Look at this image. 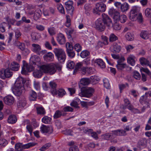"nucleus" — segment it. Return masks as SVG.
<instances>
[{
	"label": "nucleus",
	"mask_w": 151,
	"mask_h": 151,
	"mask_svg": "<svg viewBox=\"0 0 151 151\" xmlns=\"http://www.w3.org/2000/svg\"><path fill=\"white\" fill-rule=\"evenodd\" d=\"M59 68L58 64L51 63L49 64H44L41 65L40 67V70H35L33 72L34 76L36 78L41 77L42 73H48L50 75L54 74L57 70V69Z\"/></svg>",
	"instance_id": "f257e3e1"
},
{
	"label": "nucleus",
	"mask_w": 151,
	"mask_h": 151,
	"mask_svg": "<svg viewBox=\"0 0 151 151\" xmlns=\"http://www.w3.org/2000/svg\"><path fill=\"white\" fill-rule=\"evenodd\" d=\"M25 79L22 77H19L17 79L12 89L13 93L16 96H19L21 95L25 89Z\"/></svg>",
	"instance_id": "f03ea898"
},
{
	"label": "nucleus",
	"mask_w": 151,
	"mask_h": 151,
	"mask_svg": "<svg viewBox=\"0 0 151 151\" xmlns=\"http://www.w3.org/2000/svg\"><path fill=\"white\" fill-rule=\"evenodd\" d=\"M81 91L79 93V96L81 97L90 98L92 96L94 90L91 87L86 88L82 87L81 88Z\"/></svg>",
	"instance_id": "7ed1b4c3"
},
{
	"label": "nucleus",
	"mask_w": 151,
	"mask_h": 151,
	"mask_svg": "<svg viewBox=\"0 0 151 151\" xmlns=\"http://www.w3.org/2000/svg\"><path fill=\"white\" fill-rule=\"evenodd\" d=\"M140 11V8L138 6H134L131 9L129 13V17L132 21H135L137 19V16L139 14Z\"/></svg>",
	"instance_id": "20e7f679"
},
{
	"label": "nucleus",
	"mask_w": 151,
	"mask_h": 151,
	"mask_svg": "<svg viewBox=\"0 0 151 151\" xmlns=\"http://www.w3.org/2000/svg\"><path fill=\"white\" fill-rule=\"evenodd\" d=\"M106 6L102 3L99 2L96 4L95 7L93 10L94 14H99V12H103L106 10Z\"/></svg>",
	"instance_id": "39448f33"
},
{
	"label": "nucleus",
	"mask_w": 151,
	"mask_h": 151,
	"mask_svg": "<svg viewBox=\"0 0 151 151\" xmlns=\"http://www.w3.org/2000/svg\"><path fill=\"white\" fill-rule=\"evenodd\" d=\"M13 75L12 72L9 68L3 69L0 71V77L3 79L11 77Z\"/></svg>",
	"instance_id": "423d86ee"
},
{
	"label": "nucleus",
	"mask_w": 151,
	"mask_h": 151,
	"mask_svg": "<svg viewBox=\"0 0 151 151\" xmlns=\"http://www.w3.org/2000/svg\"><path fill=\"white\" fill-rule=\"evenodd\" d=\"M96 29L99 31L101 32L104 30L105 29V25L104 24L102 19L99 18L95 22Z\"/></svg>",
	"instance_id": "0eeeda50"
},
{
	"label": "nucleus",
	"mask_w": 151,
	"mask_h": 151,
	"mask_svg": "<svg viewBox=\"0 0 151 151\" xmlns=\"http://www.w3.org/2000/svg\"><path fill=\"white\" fill-rule=\"evenodd\" d=\"M40 131L42 133H47L50 134L52 133L53 129L52 127L50 125L46 126L42 124L40 128Z\"/></svg>",
	"instance_id": "6e6552de"
},
{
	"label": "nucleus",
	"mask_w": 151,
	"mask_h": 151,
	"mask_svg": "<svg viewBox=\"0 0 151 151\" xmlns=\"http://www.w3.org/2000/svg\"><path fill=\"white\" fill-rule=\"evenodd\" d=\"M34 69V68L31 65L25 64L23 65L22 68L21 73L22 74L25 75L28 72L32 71Z\"/></svg>",
	"instance_id": "1a4fd4ad"
},
{
	"label": "nucleus",
	"mask_w": 151,
	"mask_h": 151,
	"mask_svg": "<svg viewBox=\"0 0 151 151\" xmlns=\"http://www.w3.org/2000/svg\"><path fill=\"white\" fill-rule=\"evenodd\" d=\"M3 100L4 103L8 105H12L14 102V99L12 96L8 95L3 98Z\"/></svg>",
	"instance_id": "9d476101"
},
{
	"label": "nucleus",
	"mask_w": 151,
	"mask_h": 151,
	"mask_svg": "<svg viewBox=\"0 0 151 151\" xmlns=\"http://www.w3.org/2000/svg\"><path fill=\"white\" fill-rule=\"evenodd\" d=\"M102 20L105 25L108 27L110 26L112 22L111 19L108 15L104 13L102 14Z\"/></svg>",
	"instance_id": "9b49d317"
},
{
	"label": "nucleus",
	"mask_w": 151,
	"mask_h": 151,
	"mask_svg": "<svg viewBox=\"0 0 151 151\" xmlns=\"http://www.w3.org/2000/svg\"><path fill=\"white\" fill-rule=\"evenodd\" d=\"M57 39L58 43L60 45H63L66 42L65 38L63 34L60 33L57 35Z\"/></svg>",
	"instance_id": "f8f14e48"
},
{
	"label": "nucleus",
	"mask_w": 151,
	"mask_h": 151,
	"mask_svg": "<svg viewBox=\"0 0 151 151\" xmlns=\"http://www.w3.org/2000/svg\"><path fill=\"white\" fill-rule=\"evenodd\" d=\"M43 58L45 61L47 62H51L53 60L54 56L53 53L49 52L44 55Z\"/></svg>",
	"instance_id": "ddd939ff"
},
{
	"label": "nucleus",
	"mask_w": 151,
	"mask_h": 151,
	"mask_svg": "<svg viewBox=\"0 0 151 151\" xmlns=\"http://www.w3.org/2000/svg\"><path fill=\"white\" fill-rule=\"evenodd\" d=\"M73 2L71 1H68L65 3V7L67 11H71L72 13L74 10V7L73 6Z\"/></svg>",
	"instance_id": "4468645a"
},
{
	"label": "nucleus",
	"mask_w": 151,
	"mask_h": 151,
	"mask_svg": "<svg viewBox=\"0 0 151 151\" xmlns=\"http://www.w3.org/2000/svg\"><path fill=\"white\" fill-rule=\"evenodd\" d=\"M49 85L51 88V93L53 95H57V91L56 88L57 84L54 82L51 81L49 83Z\"/></svg>",
	"instance_id": "2eb2a0df"
},
{
	"label": "nucleus",
	"mask_w": 151,
	"mask_h": 151,
	"mask_svg": "<svg viewBox=\"0 0 151 151\" xmlns=\"http://www.w3.org/2000/svg\"><path fill=\"white\" fill-rule=\"evenodd\" d=\"M112 135L116 136H125V132L123 129H117L111 131Z\"/></svg>",
	"instance_id": "dca6fc26"
},
{
	"label": "nucleus",
	"mask_w": 151,
	"mask_h": 151,
	"mask_svg": "<svg viewBox=\"0 0 151 151\" xmlns=\"http://www.w3.org/2000/svg\"><path fill=\"white\" fill-rule=\"evenodd\" d=\"M32 50L34 52L39 54L41 50V46L38 44H33L32 45Z\"/></svg>",
	"instance_id": "f3484780"
},
{
	"label": "nucleus",
	"mask_w": 151,
	"mask_h": 151,
	"mask_svg": "<svg viewBox=\"0 0 151 151\" xmlns=\"http://www.w3.org/2000/svg\"><path fill=\"white\" fill-rule=\"evenodd\" d=\"M95 63L97 64L101 68H104L106 67L105 64L103 60L101 59H97L94 60Z\"/></svg>",
	"instance_id": "a211bd4d"
},
{
	"label": "nucleus",
	"mask_w": 151,
	"mask_h": 151,
	"mask_svg": "<svg viewBox=\"0 0 151 151\" xmlns=\"http://www.w3.org/2000/svg\"><path fill=\"white\" fill-rule=\"evenodd\" d=\"M20 66L18 63L14 61L12 63L10 66V68L14 71H17L18 70Z\"/></svg>",
	"instance_id": "6ab92c4d"
},
{
	"label": "nucleus",
	"mask_w": 151,
	"mask_h": 151,
	"mask_svg": "<svg viewBox=\"0 0 151 151\" xmlns=\"http://www.w3.org/2000/svg\"><path fill=\"white\" fill-rule=\"evenodd\" d=\"M135 58L134 55H130L127 58V62L132 66H134L135 63Z\"/></svg>",
	"instance_id": "aec40b11"
},
{
	"label": "nucleus",
	"mask_w": 151,
	"mask_h": 151,
	"mask_svg": "<svg viewBox=\"0 0 151 151\" xmlns=\"http://www.w3.org/2000/svg\"><path fill=\"white\" fill-rule=\"evenodd\" d=\"M112 47L113 51L115 53H117L119 52L122 48L121 46L116 43H114Z\"/></svg>",
	"instance_id": "412c9836"
},
{
	"label": "nucleus",
	"mask_w": 151,
	"mask_h": 151,
	"mask_svg": "<svg viewBox=\"0 0 151 151\" xmlns=\"http://www.w3.org/2000/svg\"><path fill=\"white\" fill-rule=\"evenodd\" d=\"M149 34L148 32L146 30H142L140 34V37L142 39L147 40L149 38Z\"/></svg>",
	"instance_id": "4be33fe9"
},
{
	"label": "nucleus",
	"mask_w": 151,
	"mask_h": 151,
	"mask_svg": "<svg viewBox=\"0 0 151 151\" xmlns=\"http://www.w3.org/2000/svg\"><path fill=\"white\" fill-rule=\"evenodd\" d=\"M27 104L25 99L24 98L19 100L17 103V106L19 108L24 107Z\"/></svg>",
	"instance_id": "5701e85b"
},
{
	"label": "nucleus",
	"mask_w": 151,
	"mask_h": 151,
	"mask_svg": "<svg viewBox=\"0 0 151 151\" xmlns=\"http://www.w3.org/2000/svg\"><path fill=\"white\" fill-rule=\"evenodd\" d=\"M53 52L56 57L59 56V55H62V54L65 52L63 49L59 48H55L54 49Z\"/></svg>",
	"instance_id": "b1692460"
},
{
	"label": "nucleus",
	"mask_w": 151,
	"mask_h": 151,
	"mask_svg": "<svg viewBox=\"0 0 151 151\" xmlns=\"http://www.w3.org/2000/svg\"><path fill=\"white\" fill-rule=\"evenodd\" d=\"M37 97V93L34 91H32L29 94V99L30 101H35Z\"/></svg>",
	"instance_id": "393cba45"
},
{
	"label": "nucleus",
	"mask_w": 151,
	"mask_h": 151,
	"mask_svg": "<svg viewBox=\"0 0 151 151\" xmlns=\"http://www.w3.org/2000/svg\"><path fill=\"white\" fill-rule=\"evenodd\" d=\"M113 137L112 134H111V133H106L101 135L102 138L107 140L112 139L113 138Z\"/></svg>",
	"instance_id": "a878e982"
},
{
	"label": "nucleus",
	"mask_w": 151,
	"mask_h": 151,
	"mask_svg": "<svg viewBox=\"0 0 151 151\" xmlns=\"http://www.w3.org/2000/svg\"><path fill=\"white\" fill-rule=\"evenodd\" d=\"M17 121L16 116L14 115H11L9 116L8 119V122L9 123L14 124Z\"/></svg>",
	"instance_id": "bb28decb"
},
{
	"label": "nucleus",
	"mask_w": 151,
	"mask_h": 151,
	"mask_svg": "<svg viewBox=\"0 0 151 151\" xmlns=\"http://www.w3.org/2000/svg\"><path fill=\"white\" fill-rule=\"evenodd\" d=\"M42 14L41 11L40 9L36 10L34 13V19L35 20H37L40 17Z\"/></svg>",
	"instance_id": "cd10ccee"
},
{
	"label": "nucleus",
	"mask_w": 151,
	"mask_h": 151,
	"mask_svg": "<svg viewBox=\"0 0 151 151\" xmlns=\"http://www.w3.org/2000/svg\"><path fill=\"white\" fill-rule=\"evenodd\" d=\"M126 39L128 41H131L134 40V35L132 33L128 32L125 35Z\"/></svg>",
	"instance_id": "c85d7f7f"
},
{
	"label": "nucleus",
	"mask_w": 151,
	"mask_h": 151,
	"mask_svg": "<svg viewBox=\"0 0 151 151\" xmlns=\"http://www.w3.org/2000/svg\"><path fill=\"white\" fill-rule=\"evenodd\" d=\"M31 36L32 40L33 41L37 40L40 37V34L35 32H32V33Z\"/></svg>",
	"instance_id": "c756f323"
},
{
	"label": "nucleus",
	"mask_w": 151,
	"mask_h": 151,
	"mask_svg": "<svg viewBox=\"0 0 151 151\" xmlns=\"http://www.w3.org/2000/svg\"><path fill=\"white\" fill-rule=\"evenodd\" d=\"M129 8V6L127 3H124L122 4L120 8L121 11L122 12H125L127 11Z\"/></svg>",
	"instance_id": "7c9ffc66"
},
{
	"label": "nucleus",
	"mask_w": 151,
	"mask_h": 151,
	"mask_svg": "<svg viewBox=\"0 0 151 151\" xmlns=\"http://www.w3.org/2000/svg\"><path fill=\"white\" fill-rule=\"evenodd\" d=\"M90 82H92L93 84H95L100 80L98 76H91L90 78Z\"/></svg>",
	"instance_id": "2f4dec72"
},
{
	"label": "nucleus",
	"mask_w": 151,
	"mask_h": 151,
	"mask_svg": "<svg viewBox=\"0 0 151 151\" xmlns=\"http://www.w3.org/2000/svg\"><path fill=\"white\" fill-rule=\"evenodd\" d=\"M57 58L58 61L60 63L64 62L66 59V55L65 53L62 54V55L57 56Z\"/></svg>",
	"instance_id": "473e14b6"
},
{
	"label": "nucleus",
	"mask_w": 151,
	"mask_h": 151,
	"mask_svg": "<svg viewBox=\"0 0 151 151\" xmlns=\"http://www.w3.org/2000/svg\"><path fill=\"white\" fill-rule=\"evenodd\" d=\"M23 145L20 143H17L15 145V148L17 151H22L24 149Z\"/></svg>",
	"instance_id": "72a5a7b5"
},
{
	"label": "nucleus",
	"mask_w": 151,
	"mask_h": 151,
	"mask_svg": "<svg viewBox=\"0 0 151 151\" xmlns=\"http://www.w3.org/2000/svg\"><path fill=\"white\" fill-rule=\"evenodd\" d=\"M90 82V79L88 78H83L81 80V84L84 86L87 85L89 84Z\"/></svg>",
	"instance_id": "f704fd0d"
},
{
	"label": "nucleus",
	"mask_w": 151,
	"mask_h": 151,
	"mask_svg": "<svg viewBox=\"0 0 151 151\" xmlns=\"http://www.w3.org/2000/svg\"><path fill=\"white\" fill-rule=\"evenodd\" d=\"M62 111L58 110L56 111L53 116L54 118V119H57L60 117L62 115L64 116L66 115V113H63L62 114Z\"/></svg>",
	"instance_id": "c9c22d12"
},
{
	"label": "nucleus",
	"mask_w": 151,
	"mask_h": 151,
	"mask_svg": "<svg viewBox=\"0 0 151 151\" xmlns=\"http://www.w3.org/2000/svg\"><path fill=\"white\" fill-rule=\"evenodd\" d=\"M139 61L142 65H148L149 66V65L151 64V63H149V61L146 59L144 58H140Z\"/></svg>",
	"instance_id": "e433bc0d"
},
{
	"label": "nucleus",
	"mask_w": 151,
	"mask_h": 151,
	"mask_svg": "<svg viewBox=\"0 0 151 151\" xmlns=\"http://www.w3.org/2000/svg\"><path fill=\"white\" fill-rule=\"evenodd\" d=\"M116 66L118 70H121L127 67V65L124 63H117Z\"/></svg>",
	"instance_id": "4c0bfd02"
},
{
	"label": "nucleus",
	"mask_w": 151,
	"mask_h": 151,
	"mask_svg": "<svg viewBox=\"0 0 151 151\" xmlns=\"http://www.w3.org/2000/svg\"><path fill=\"white\" fill-rule=\"evenodd\" d=\"M37 113L38 114H44L45 113V110L42 107H39L36 108Z\"/></svg>",
	"instance_id": "58836bf2"
},
{
	"label": "nucleus",
	"mask_w": 151,
	"mask_h": 151,
	"mask_svg": "<svg viewBox=\"0 0 151 151\" xmlns=\"http://www.w3.org/2000/svg\"><path fill=\"white\" fill-rule=\"evenodd\" d=\"M51 119L47 116H44L42 119L43 123L46 124H49L50 122Z\"/></svg>",
	"instance_id": "ea45409f"
},
{
	"label": "nucleus",
	"mask_w": 151,
	"mask_h": 151,
	"mask_svg": "<svg viewBox=\"0 0 151 151\" xmlns=\"http://www.w3.org/2000/svg\"><path fill=\"white\" fill-rule=\"evenodd\" d=\"M57 6L58 10L60 13L62 14H65L64 9L61 4H58L57 5Z\"/></svg>",
	"instance_id": "a19ab883"
},
{
	"label": "nucleus",
	"mask_w": 151,
	"mask_h": 151,
	"mask_svg": "<svg viewBox=\"0 0 151 151\" xmlns=\"http://www.w3.org/2000/svg\"><path fill=\"white\" fill-rule=\"evenodd\" d=\"M90 54V52L87 50H83L81 52L80 54V56L83 58H85L86 57L88 56Z\"/></svg>",
	"instance_id": "79ce46f5"
},
{
	"label": "nucleus",
	"mask_w": 151,
	"mask_h": 151,
	"mask_svg": "<svg viewBox=\"0 0 151 151\" xmlns=\"http://www.w3.org/2000/svg\"><path fill=\"white\" fill-rule=\"evenodd\" d=\"M118 38L113 33H111L109 36V41L110 42H113L117 40Z\"/></svg>",
	"instance_id": "37998d69"
},
{
	"label": "nucleus",
	"mask_w": 151,
	"mask_h": 151,
	"mask_svg": "<svg viewBox=\"0 0 151 151\" xmlns=\"http://www.w3.org/2000/svg\"><path fill=\"white\" fill-rule=\"evenodd\" d=\"M103 82L104 87L107 89L110 88V84L108 79L105 78L103 80Z\"/></svg>",
	"instance_id": "c03bdc74"
},
{
	"label": "nucleus",
	"mask_w": 151,
	"mask_h": 151,
	"mask_svg": "<svg viewBox=\"0 0 151 151\" xmlns=\"http://www.w3.org/2000/svg\"><path fill=\"white\" fill-rule=\"evenodd\" d=\"M133 77L136 79L139 80L141 78V76L139 73L137 71L133 72Z\"/></svg>",
	"instance_id": "a18cd8bd"
},
{
	"label": "nucleus",
	"mask_w": 151,
	"mask_h": 151,
	"mask_svg": "<svg viewBox=\"0 0 151 151\" xmlns=\"http://www.w3.org/2000/svg\"><path fill=\"white\" fill-rule=\"evenodd\" d=\"M57 94L58 95V96L60 97H62L63 95H65V91L62 89H60L58 90L57 91Z\"/></svg>",
	"instance_id": "49530a36"
},
{
	"label": "nucleus",
	"mask_w": 151,
	"mask_h": 151,
	"mask_svg": "<svg viewBox=\"0 0 151 151\" xmlns=\"http://www.w3.org/2000/svg\"><path fill=\"white\" fill-rule=\"evenodd\" d=\"M145 16L148 18L151 17V9L147 8L145 10Z\"/></svg>",
	"instance_id": "de8ad7c7"
},
{
	"label": "nucleus",
	"mask_w": 151,
	"mask_h": 151,
	"mask_svg": "<svg viewBox=\"0 0 151 151\" xmlns=\"http://www.w3.org/2000/svg\"><path fill=\"white\" fill-rule=\"evenodd\" d=\"M7 141L5 139H0V145L1 147H4L8 144Z\"/></svg>",
	"instance_id": "09e8293b"
},
{
	"label": "nucleus",
	"mask_w": 151,
	"mask_h": 151,
	"mask_svg": "<svg viewBox=\"0 0 151 151\" xmlns=\"http://www.w3.org/2000/svg\"><path fill=\"white\" fill-rule=\"evenodd\" d=\"M36 144L33 142H30L25 145H23L24 149H28L35 145Z\"/></svg>",
	"instance_id": "8fccbe9b"
},
{
	"label": "nucleus",
	"mask_w": 151,
	"mask_h": 151,
	"mask_svg": "<svg viewBox=\"0 0 151 151\" xmlns=\"http://www.w3.org/2000/svg\"><path fill=\"white\" fill-rule=\"evenodd\" d=\"M127 20V18L125 15H120L119 20L122 23H124Z\"/></svg>",
	"instance_id": "3c124183"
},
{
	"label": "nucleus",
	"mask_w": 151,
	"mask_h": 151,
	"mask_svg": "<svg viewBox=\"0 0 151 151\" xmlns=\"http://www.w3.org/2000/svg\"><path fill=\"white\" fill-rule=\"evenodd\" d=\"M73 49L77 52H79L81 50L82 47L79 44L77 43L75 45Z\"/></svg>",
	"instance_id": "603ef678"
},
{
	"label": "nucleus",
	"mask_w": 151,
	"mask_h": 151,
	"mask_svg": "<svg viewBox=\"0 0 151 151\" xmlns=\"http://www.w3.org/2000/svg\"><path fill=\"white\" fill-rule=\"evenodd\" d=\"M51 146V144L50 143H47L40 148V150L41 151H44L45 150H46L49 147Z\"/></svg>",
	"instance_id": "864d4df0"
},
{
	"label": "nucleus",
	"mask_w": 151,
	"mask_h": 151,
	"mask_svg": "<svg viewBox=\"0 0 151 151\" xmlns=\"http://www.w3.org/2000/svg\"><path fill=\"white\" fill-rule=\"evenodd\" d=\"M30 60L33 63L38 62L39 60V58L37 55H35L32 56L30 58Z\"/></svg>",
	"instance_id": "5fc2aeb1"
},
{
	"label": "nucleus",
	"mask_w": 151,
	"mask_h": 151,
	"mask_svg": "<svg viewBox=\"0 0 151 151\" xmlns=\"http://www.w3.org/2000/svg\"><path fill=\"white\" fill-rule=\"evenodd\" d=\"M113 27L115 30H119L121 29L122 26L119 23H115Z\"/></svg>",
	"instance_id": "6e6d98bb"
},
{
	"label": "nucleus",
	"mask_w": 151,
	"mask_h": 151,
	"mask_svg": "<svg viewBox=\"0 0 151 151\" xmlns=\"http://www.w3.org/2000/svg\"><path fill=\"white\" fill-rule=\"evenodd\" d=\"M136 20H137V21L139 23H142L143 22V17L141 13H139L137 16V19Z\"/></svg>",
	"instance_id": "4d7b16f0"
},
{
	"label": "nucleus",
	"mask_w": 151,
	"mask_h": 151,
	"mask_svg": "<svg viewBox=\"0 0 151 151\" xmlns=\"http://www.w3.org/2000/svg\"><path fill=\"white\" fill-rule=\"evenodd\" d=\"M67 52L68 56L71 58H73L75 56V53L72 50H68Z\"/></svg>",
	"instance_id": "13d9d810"
},
{
	"label": "nucleus",
	"mask_w": 151,
	"mask_h": 151,
	"mask_svg": "<svg viewBox=\"0 0 151 151\" xmlns=\"http://www.w3.org/2000/svg\"><path fill=\"white\" fill-rule=\"evenodd\" d=\"M82 67V64L81 62L78 63L75 66V70L77 71L78 70H80Z\"/></svg>",
	"instance_id": "bf43d9fd"
},
{
	"label": "nucleus",
	"mask_w": 151,
	"mask_h": 151,
	"mask_svg": "<svg viewBox=\"0 0 151 151\" xmlns=\"http://www.w3.org/2000/svg\"><path fill=\"white\" fill-rule=\"evenodd\" d=\"M102 40H103V42L104 43V45H107L108 44V38L104 36L101 37Z\"/></svg>",
	"instance_id": "052dcab7"
},
{
	"label": "nucleus",
	"mask_w": 151,
	"mask_h": 151,
	"mask_svg": "<svg viewBox=\"0 0 151 151\" xmlns=\"http://www.w3.org/2000/svg\"><path fill=\"white\" fill-rule=\"evenodd\" d=\"M66 47L67 48V51L69 50H73V46L69 42H67L66 43Z\"/></svg>",
	"instance_id": "680f3d73"
},
{
	"label": "nucleus",
	"mask_w": 151,
	"mask_h": 151,
	"mask_svg": "<svg viewBox=\"0 0 151 151\" xmlns=\"http://www.w3.org/2000/svg\"><path fill=\"white\" fill-rule=\"evenodd\" d=\"M117 11L114 9L113 8H111L110 9L108 12L109 14L113 16L117 12Z\"/></svg>",
	"instance_id": "e2e57ef3"
},
{
	"label": "nucleus",
	"mask_w": 151,
	"mask_h": 151,
	"mask_svg": "<svg viewBox=\"0 0 151 151\" xmlns=\"http://www.w3.org/2000/svg\"><path fill=\"white\" fill-rule=\"evenodd\" d=\"M120 15L119 13L117 11L113 16L114 19L116 21L119 20Z\"/></svg>",
	"instance_id": "0e129e2a"
},
{
	"label": "nucleus",
	"mask_w": 151,
	"mask_h": 151,
	"mask_svg": "<svg viewBox=\"0 0 151 151\" xmlns=\"http://www.w3.org/2000/svg\"><path fill=\"white\" fill-rule=\"evenodd\" d=\"M63 110L65 112H72L73 110V108L69 106H67L64 107Z\"/></svg>",
	"instance_id": "69168bd1"
},
{
	"label": "nucleus",
	"mask_w": 151,
	"mask_h": 151,
	"mask_svg": "<svg viewBox=\"0 0 151 151\" xmlns=\"http://www.w3.org/2000/svg\"><path fill=\"white\" fill-rule=\"evenodd\" d=\"M48 31L51 35H53L55 34V29L54 27H52L49 28Z\"/></svg>",
	"instance_id": "338daca9"
},
{
	"label": "nucleus",
	"mask_w": 151,
	"mask_h": 151,
	"mask_svg": "<svg viewBox=\"0 0 151 151\" xmlns=\"http://www.w3.org/2000/svg\"><path fill=\"white\" fill-rule=\"evenodd\" d=\"M69 151H79V149L77 146L75 145L69 148Z\"/></svg>",
	"instance_id": "774afa93"
}]
</instances>
